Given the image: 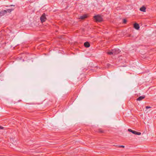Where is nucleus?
Listing matches in <instances>:
<instances>
[{
    "label": "nucleus",
    "instance_id": "f257e3e1",
    "mask_svg": "<svg viewBox=\"0 0 156 156\" xmlns=\"http://www.w3.org/2000/svg\"><path fill=\"white\" fill-rule=\"evenodd\" d=\"M94 19L97 22H101L102 20V19L101 16L97 15L94 16Z\"/></svg>",
    "mask_w": 156,
    "mask_h": 156
},
{
    "label": "nucleus",
    "instance_id": "f03ea898",
    "mask_svg": "<svg viewBox=\"0 0 156 156\" xmlns=\"http://www.w3.org/2000/svg\"><path fill=\"white\" fill-rule=\"evenodd\" d=\"M128 131L129 132H132V133L135 135H140L141 134V133L138 132L134 130H133L131 129H128Z\"/></svg>",
    "mask_w": 156,
    "mask_h": 156
},
{
    "label": "nucleus",
    "instance_id": "7ed1b4c3",
    "mask_svg": "<svg viewBox=\"0 0 156 156\" xmlns=\"http://www.w3.org/2000/svg\"><path fill=\"white\" fill-rule=\"evenodd\" d=\"M40 20L42 22H45L46 20V17H45V13H43L42 16L40 17Z\"/></svg>",
    "mask_w": 156,
    "mask_h": 156
},
{
    "label": "nucleus",
    "instance_id": "20e7f679",
    "mask_svg": "<svg viewBox=\"0 0 156 156\" xmlns=\"http://www.w3.org/2000/svg\"><path fill=\"white\" fill-rule=\"evenodd\" d=\"M114 52V54H117L119 53L120 51L119 49L118 48L114 49H113Z\"/></svg>",
    "mask_w": 156,
    "mask_h": 156
},
{
    "label": "nucleus",
    "instance_id": "39448f33",
    "mask_svg": "<svg viewBox=\"0 0 156 156\" xmlns=\"http://www.w3.org/2000/svg\"><path fill=\"white\" fill-rule=\"evenodd\" d=\"M7 13V11L5 10H2L0 11V17L2 16Z\"/></svg>",
    "mask_w": 156,
    "mask_h": 156
},
{
    "label": "nucleus",
    "instance_id": "423d86ee",
    "mask_svg": "<svg viewBox=\"0 0 156 156\" xmlns=\"http://www.w3.org/2000/svg\"><path fill=\"white\" fill-rule=\"evenodd\" d=\"M134 27L135 29L137 30H138L140 28L139 24L136 23H135L134 24Z\"/></svg>",
    "mask_w": 156,
    "mask_h": 156
},
{
    "label": "nucleus",
    "instance_id": "0eeeda50",
    "mask_svg": "<svg viewBox=\"0 0 156 156\" xmlns=\"http://www.w3.org/2000/svg\"><path fill=\"white\" fill-rule=\"evenodd\" d=\"M84 46L85 47L88 48L90 46V44L88 42H86L84 43Z\"/></svg>",
    "mask_w": 156,
    "mask_h": 156
},
{
    "label": "nucleus",
    "instance_id": "6e6552de",
    "mask_svg": "<svg viewBox=\"0 0 156 156\" xmlns=\"http://www.w3.org/2000/svg\"><path fill=\"white\" fill-rule=\"evenodd\" d=\"M146 8L144 6H142L141 8H140V11L143 12H145L146 11Z\"/></svg>",
    "mask_w": 156,
    "mask_h": 156
},
{
    "label": "nucleus",
    "instance_id": "1a4fd4ad",
    "mask_svg": "<svg viewBox=\"0 0 156 156\" xmlns=\"http://www.w3.org/2000/svg\"><path fill=\"white\" fill-rule=\"evenodd\" d=\"M145 97L144 96H141L139 97L137 99V101H141L143 99H144L145 98Z\"/></svg>",
    "mask_w": 156,
    "mask_h": 156
},
{
    "label": "nucleus",
    "instance_id": "9d476101",
    "mask_svg": "<svg viewBox=\"0 0 156 156\" xmlns=\"http://www.w3.org/2000/svg\"><path fill=\"white\" fill-rule=\"evenodd\" d=\"M87 17V16L86 15H84L83 16H80L79 18V19H81L82 20L86 18Z\"/></svg>",
    "mask_w": 156,
    "mask_h": 156
},
{
    "label": "nucleus",
    "instance_id": "9b49d317",
    "mask_svg": "<svg viewBox=\"0 0 156 156\" xmlns=\"http://www.w3.org/2000/svg\"><path fill=\"white\" fill-rule=\"evenodd\" d=\"M107 54L110 55L114 54L113 51V49L112 50V51H108L107 52Z\"/></svg>",
    "mask_w": 156,
    "mask_h": 156
},
{
    "label": "nucleus",
    "instance_id": "f8f14e48",
    "mask_svg": "<svg viewBox=\"0 0 156 156\" xmlns=\"http://www.w3.org/2000/svg\"><path fill=\"white\" fill-rule=\"evenodd\" d=\"M13 10V9H8L7 10H5L7 11V12H11Z\"/></svg>",
    "mask_w": 156,
    "mask_h": 156
},
{
    "label": "nucleus",
    "instance_id": "ddd939ff",
    "mask_svg": "<svg viewBox=\"0 0 156 156\" xmlns=\"http://www.w3.org/2000/svg\"><path fill=\"white\" fill-rule=\"evenodd\" d=\"M126 20L125 19H124L123 20V23H126Z\"/></svg>",
    "mask_w": 156,
    "mask_h": 156
},
{
    "label": "nucleus",
    "instance_id": "4468645a",
    "mask_svg": "<svg viewBox=\"0 0 156 156\" xmlns=\"http://www.w3.org/2000/svg\"><path fill=\"white\" fill-rule=\"evenodd\" d=\"M151 108V107H150V106H146V109H148V108Z\"/></svg>",
    "mask_w": 156,
    "mask_h": 156
},
{
    "label": "nucleus",
    "instance_id": "2eb2a0df",
    "mask_svg": "<svg viewBox=\"0 0 156 156\" xmlns=\"http://www.w3.org/2000/svg\"><path fill=\"white\" fill-rule=\"evenodd\" d=\"M119 147H120L124 148V146H123V145H121V146H119Z\"/></svg>",
    "mask_w": 156,
    "mask_h": 156
},
{
    "label": "nucleus",
    "instance_id": "dca6fc26",
    "mask_svg": "<svg viewBox=\"0 0 156 156\" xmlns=\"http://www.w3.org/2000/svg\"><path fill=\"white\" fill-rule=\"evenodd\" d=\"M0 129H4V127L0 126Z\"/></svg>",
    "mask_w": 156,
    "mask_h": 156
}]
</instances>
